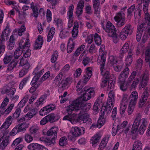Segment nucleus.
Here are the masks:
<instances>
[{
	"instance_id": "obj_1",
	"label": "nucleus",
	"mask_w": 150,
	"mask_h": 150,
	"mask_svg": "<svg viewBox=\"0 0 150 150\" xmlns=\"http://www.w3.org/2000/svg\"><path fill=\"white\" fill-rule=\"evenodd\" d=\"M91 106V105L90 103L84 104L83 101L76 100L66 108V111L68 115L65 116L63 120H68L72 123V122L74 119L71 116V114L73 112H79L81 111V113H83V112L88 111Z\"/></svg>"
},
{
	"instance_id": "obj_2",
	"label": "nucleus",
	"mask_w": 150,
	"mask_h": 150,
	"mask_svg": "<svg viewBox=\"0 0 150 150\" xmlns=\"http://www.w3.org/2000/svg\"><path fill=\"white\" fill-rule=\"evenodd\" d=\"M142 115L140 113L138 114L133 123L132 128V133H135L138 130V132L141 134H142L148 124L147 119H141Z\"/></svg>"
},
{
	"instance_id": "obj_3",
	"label": "nucleus",
	"mask_w": 150,
	"mask_h": 150,
	"mask_svg": "<svg viewBox=\"0 0 150 150\" xmlns=\"http://www.w3.org/2000/svg\"><path fill=\"white\" fill-rule=\"evenodd\" d=\"M83 96L76 100L82 101H86L93 97L95 93V91L93 88H88V87H85L82 90Z\"/></svg>"
},
{
	"instance_id": "obj_4",
	"label": "nucleus",
	"mask_w": 150,
	"mask_h": 150,
	"mask_svg": "<svg viewBox=\"0 0 150 150\" xmlns=\"http://www.w3.org/2000/svg\"><path fill=\"white\" fill-rule=\"evenodd\" d=\"M81 111L79 112H73L71 114L73 115V117H76L77 115H78V120L82 122L83 123L88 122L89 123H91L92 120L90 117V115L87 113H81Z\"/></svg>"
},
{
	"instance_id": "obj_5",
	"label": "nucleus",
	"mask_w": 150,
	"mask_h": 150,
	"mask_svg": "<svg viewBox=\"0 0 150 150\" xmlns=\"http://www.w3.org/2000/svg\"><path fill=\"white\" fill-rule=\"evenodd\" d=\"M84 129L83 127H72L71 131V134L72 135L69 136V138L72 141H74L76 137L80 136L84 133Z\"/></svg>"
},
{
	"instance_id": "obj_6",
	"label": "nucleus",
	"mask_w": 150,
	"mask_h": 150,
	"mask_svg": "<svg viewBox=\"0 0 150 150\" xmlns=\"http://www.w3.org/2000/svg\"><path fill=\"white\" fill-rule=\"evenodd\" d=\"M115 21L117 22V27L120 28L123 26L126 23L125 14L124 12H118L116 13L114 18Z\"/></svg>"
},
{
	"instance_id": "obj_7",
	"label": "nucleus",
	"mask_w": 150,
	"mask_h": 150,
	"mask_svg": "<svg viewBox=\"0 0 150 150\" xmlns=\"http://www.w3.org/2000/svg\"><path fill=\"white\" fill-rule=\"evenodd\" d=\"M58 128L56 127H52L51 129L49 130L47 134V136L51 137L50 139L48 141H49V144H54L55 142V139L57 137V132Z\"/></svg>"
},
{
	"instance_id": "obj_8",
	"label": "nucleus",
	"mask_w": 150,
	"mask_h": 150,
	"mask_svg": "<svg viewBox=\"0 0 150 150\" xmlns=\"http://www.w3.org/2000/svg\"><path fill=\"white\" fill-rule=\"evenodd\" d=\"M30 47V44L28 40L26 39L25 42L23 45L20 46V47L23 48V52L24 53L23 57L25 58H28L30 56L31 54V50L29 49Z\"/></svg>"
},
{
	"instance_id": "obj_9",
	"label": "nucleus",
	"mask_w": 150,
	"mask_h": 150,
	"mask_svg": "<svg viewBox=\"0 0 150 150\" xmlns=\"http://www.w3.org/2000/svg\"><path fill=\"white\" fill-rule=\"evenodd\" d=\"M104 30L105 32L107 33L108 36H111L117 32V30L115 26L109 21L107 23Z\"/></svg>"
},
{
	"instance_id": "obj_10",
	"label": "nucleus",
	"mask_w": 150,
	"mask_h": 150,
	"mask_svg": "<svg viewBox=\"0 0 150 150\" xmlns=\"http://www.w3.org/2000/svg\"><path fill=\"white\" fill-rule=\"evenodd\" d=\"M103 47L101 46L99 50V55L98 56L97 60V64L99 65L100 70L101 71V73L102 76L103 75Z\"/></svg>"
},
{
	"instance_id": "obj_11",
	"label": "nucleus",
	"mask_w": 150,
	"mask_h": 150,
	"mask_svg": "<svg viewBox=\"0 0 150 150\" xmlns=\"http://www.w3.org/2000/svg\"><path fill=\"white\" fill-rule=\"evenodd\" d=\"M55 108V106L53 104L47 105L40 110L39 112L41 116L45 115L54 110Z\"/></svg>"
},
{
	"instance_id": "obj_12",
	"label": "nucleus",
	"mask_w": 150,
	"mask_h": 150,
	"mask_svg": "<svg viewBox=\"0 0 150 150\" xmlns=\"http://www.w3.org/2000/svg\"><path fill=\"white\" fill-rule=\"evenodd\" d=\"M26 125L25 124H19L16 125L11 131V134L14 135L18 132L25 130Z\"/></svg>"
},
{
	"instance_id": "obj_13",
	"label": "nucleus",
	"mask_w": 150,
	"mask_h": 150,
	"mask_svg": "<svg viewBox=\"0 0 150 150\" xmlns=\"http://www.w3.org/2000/svg\"><path fill=\"white\" fill-rule=\"evenodd\" d=\"M149 95L148 91L147 89H146L143 92L139 102L138 105L139 108H141L144 106L147 99Z\"/></svg>"
},
{
	"instance_id": "obj_14",
	"label": "nucleus",
	"mask_w": 150,
	"mask_h": 150,
	"mask_svg": "<svg viewBox=\"0 0 150 150\" xmlns=\"http://www.w3.org/2000/svg\"><path fill=\"white\" fill-rule=\"evenodd\" d=\"M11 32L10 29L7 25L5 29L2 31L1 36V42H5L8 38V36Z\"/></svg>"
},
{
	"instance_id": "obj_15",
	"label": "nucleus",
	"mask_w": 150,
	"mask_h": 150,
	"mask_svg": "<svg viewBox=\"0 0 150 150\" xmlns=\"http://www.w3.org/2000/svg\"><path fill=\"white\" fill-rule=\"evenodd\" d=\"M103 93H102L101 96L99 97L95 102L93 108L94 110L97 111L99 108L98 106L103 107Z\"/></svg>"
},
{
	"instance_id": "obj_16",
	"label": "nucleus",
	"mask_w": 150,
	"mask_h": 150,
	"mask_svg": "<svg viewBox=\"0 0 150 150\" xmlns=\"http://www.w3.org/2000/svg\"><path fill=\"white\" fill-rule=\"evenodd\" d=\"M100 116L98 120L97 124H93L91 126V127L100 128L102 127L103 124V112L102 111V109L99 113Z\"/></svg>"
},
{
	"instance_id": "obj_17",
	"label": "nucleus",
	"mask_w": 150,
	"mask_h": 150,
	"mask_svg": "<svg viewBox=\"0 0 150 150\" xmlns=\"http://www.w3.org/2000/svg\"><path fill=\"white\" fill-rule=\"evenodd\" d=\"M91 67H88L86 69V74L84 75L81 82L86 83L90 78L92 75V71Z\"/></svg>"
},
{
	"instance_id": "obj_18",
	"label": "nucleus",
	"mask_w": 150,
	"mask_h": 150,
	"mask_svg": "<svg viewBox=\"0 0 150 150\" xmlns=\"http://www.w3.org/2000/svg\"><path fill=\"white\" fill-rule=\"evenodd\" d=\"M129 72V69L127 67L120 74L118 77V80L121 81H125L128 76Z\"/></svg>"
},
{
	"instance_id": "obj_19",
	"label": "nucleus",
	"mask_w": 150,
	"mask_h": 150,
	"mask_svg": "<svg viewBox=\"0 0 150 150\" xmlns=\"http://www.w3.org/2000/svg\"><path fill=\"white\" fill-rule=\"evenodd\" d=\"M12 117L10 116H8L6 119L3 125L0 127V129L2 131H4L7 129L11 124L12 121Z\"/></svg>"
},
{
	"instance_id": "obj_20",
	"label": "nucleus",
	"mask_w": 150,
	"mask_h": 150,
	"mask_svg": "<svg viewBox=\"0 0 150 150\" xmlns=\"http://www.w3.org/2000/svg\"><path fill=\"white\" fill-rule=\"evenodd\" d=\"M30 133L33 135L36 138L39 137L40 132H39V128L38 127L36 126H33L29 129Z\"/></svg>"
},
{
	"instance_id": "obj_21",
	"label": "nucleus",
	"mask_w": 150,
	"mask_h": 150,
	"mask_svg": "<svg viewBox=\"0 0 150 150\" xmlns=\"http://www.w3.org/2000/svg\"><path fill=\"white\" fill-rule=\"evenodd\" d=\"M138 93L136 91L132 92L129 96V103L136 105L138 98Z\"/></svg>"
},
{
	"instance_id": "obj_22",
	"label": "nucleus",
	"mask_w": 150,
	"mask_h": 150,
	"mask_svg": "<svg viewBox=\"0 0 150 150\" xmlns=\"http://www.w3.org/2000/svg\"><path fill=\"white\" fill-rule=\"evenodd\" d=\"M9 143L8 138L4 136L0 138V150H4Z\"/></svg>"
},
{
	"instance_id": "obj_23",
	"label": "nucleus",
	"mask_w": 150,
	"mask_h": 150,
	"mask_svg": "<svg viewBox=\"0 0 150 150\" xmlns=\"http://www.w3.org/2000/svg\"><path fill=\"white\" fill-rule=\"evenodd\" d=\"M102 136V133L101 132L97 133L93 136L90 140V142L92 144L93 146H95L99 141L100 138Z\"/></svg>"
},
{
	"instance_id": "obj_24",
	"label": "nucleus",
	"mask_w": 150,
	"mask_h": 150,
	"mask_svg": "<svg viewBox=\"0 0 150 150\" xmlns=\"http://www.w3.org/2000/svg\"><path fill=\"white\" fill-rule=\"evenodd\" d=\"M129 49V45L127 42H125L120 52L119 58L122 59L124 57V54L128 52Z\"/></svg>"
},
{
	"instance_id": "obj_25",
	"label": "nucleus",
	"mask_w": 150,
	"mask_h": 150,
	"mask_svg": "<svg viewBox=\"0 0 150 150\" xmlns=\"http://www.w3.org/2000/svg\"><path fill=\"white\" fill-rule=\"evenodd\" d=\"M70 34V30L68 28L62 30L60 32L59 36L62 39H65L68 37Z\"/></svg>"
},
{
	"instance_id": "obj_26",
	"label": "nucleus",
	"mask_w": 150,
	"mask_h": 150,
	"mask_svg": "<svg viewBox=\"0 0 150 150\" xmlns=\"http://www.w3.org/2000/svg\"><path fill=\"white\" fill-rule=\"evenodd\" d=\"M43 37L41 35L38 36V38L36 40L34 45L35 49H40L43 44Z\"/></svg>"
},
{
	"instance_id": "obj_27",
	"label": "nucleus",
	"mask_w": 150,
	"mask_h": 150,
	"mask_svg": "<svg viewBox=\"0 0 150 150\" xmlns=\"http://www.w3.org/2000/svg\"><path fill=\"white\" fill-rule=\"evenodd\" d=\"M115 93L112 90H110L108 93V96L107 100L108 103L114 104L115 101Z\"/></svg>"
},
{
	"instance_id": "obj_28",
	"label": "nucleus",
	"mask_w": 150,
	"mask_h": 150,
	"mask_svg": "<svg viewBox=\"0 0 150 150\" xmlns=\"http://www.w3.org/2000/svg\"><path fill=\"white\" fill-rule=\"evenodd\" d=\"M13 61L16 60L13 59V55L11 54H6L3 59L4 63L5 64H7Z\"/></svg>"
},
{
	"instance_id": "obj_29",
	"label": "nucleus",
	"mask_w": 150,
	"mask_h": 150,
	"mask_svg": "<svg viewBox=\"0 0 150 150\" xmlns=\"http://www.w3.org/2000/svg\"><path fill=\"white\" fill-rule=\"evenodd\" d=\"M74 26L71 32L73 38L77 37L78 33V23L77 21H76L74 23Z\"/></svg>"
},
{
	"instance_id": "obj_30",
	"label": "nucleus",
	"mask_w": 150,
	"mask_h": 150,
	"mask_svg": "<svg viewBox=\"0 0 150 150\" xmlns=\"http://www.w3.org/2000/svg\"><path fill=\"white\" fill-rule=\"evenodd\" d=\"M113 105L114 104L108 103L107 102L106 105L104 106V115L105 114L107 115L110 113Z\"/></svg>"
},
{
	"instance_id": "obj_31",
	"label": "nucleus",
	"mask_w": 150,
	"mask_h": 150,
	"mask_svg": "<svg viewBox=\"0 0 150 150\" xmlns=\"http://www.w3.org/2000/svg\"><path fill=\"white\" fill-rule=\"evenodd\" d=\"M48 121L51 123L58 120L59 118V116L53 113L50 114L46 116Z\"/></svg>"
},
{
	"instance_id": "obj_32",
	"label": "nucleus",
	"mask_w": 150,
	"mask_h": 150,
	"mask_svg": "<svg viewBox=\"0 0 150 150\" xmlns=\"http://www.w3.org/2000/svg\"><path fill=\"white\" fill-rule=\"evenodd\" d=\"M75 44L73 42L72 39L69 38L68 42L67 47V52L69 53H70L74 48Z\"/></svg>"
},
{
	"instance_id": "obj_33",
	"label": "nucleus",
	"mask_w": 150,
	"mask_h": 150,
	"mask_svg": "<svg viewBox=\"0 0 150 150\" xmlns=\"http://www.w3.org/2000/svg\"><path fill=\"white\" fill-rule=\"evenodd\" d=\"M30 7L33 11L32 15L34 17L37 18L38 17L39 14L37 6L34 4L33 2H32L31 4Z\"/></svg>"
},
{
	"instance_id": "obj_34",
	"label": "nucleus",
	"mask_w": 150,
	"mask_h": 150,
	"mask_svg": "<svg viewBox=\"0 0 150 150\" xmlns=\"http://www.w3.org/2000/svg\"><path fill=\"white\" fill-rule=\"evenodd\" d=\"M17 63L18 62L16 61H13L11 62L7 66L6 71L12 72L13 71L14 68L16 67Z\"/></svg>"
},
{
	"instance_id": "obj_35",
	"label": "nucleus",
	"mask_w": 150,
	"mask_h": 150,
	"mask_svg": "<svg viewBox=\"0 0 150 150\" xmlns=\"http://www.w3.org/2000/svg\"><path fill=\"white\" fill-rule=\"evenodd\" d=\"M55 32V28L53 27H52L48 32L47 36V42H49L52 40L54 35Z\"/></svg>"
},
{
	"instance_id": "obj_36",
	"label": "nucleus",
	"mask_w": 150,
	"mask_h": 150,
	"mask_svg": "<svg viewBox=\"0 0 150 150\" xmlns=\"http://www.w3.org/2000/svg\"><path fill=\"white\" fill-rule=\"evenodd\" d=\"M23 45L19 44V46L15 50L14 54V57L15 59H18L19 57H20L22 54L23 50L22 47H20V46Z\"/></svg>"
},
{
	"instance_id": "obj_37",
	"label": "nucleus",
	"mask_w": 150,
	"mask_h": 150,
	"mask_svg": "<svg viewBox=\"0 0 150 150\" xmlns=\"http://www.w3.org/2000/svg\"><path fill=\"white\" fill-rule=\"evenodd\" d=\"M110 76L109 71L104 70V87L107 85L108 81L110 79Z\"/></svg>"
},
{
	"instance_id": "obj_38",
	"label": "nucleus",
	"mask_w": 150,
	"mask_h": 150,
	"mask_svg": "<svg viewBox=\"0 0 150 150\" xmlns=\"http://www.w3.org/2000/svg\"><path fill=\"white\" fill-rule=\"evenodd\" d=\"M122 30L127 35H131L133 32V29L131 25L129 24L126 25Z\"/></svg>"
},
{
	"instance_id": "obj_39",
	"label": "nucleus",
	"mask_w": 150,
	"mask_h": 150,
	"mask_svg": "<svg viewBox=\"0 0 150 150\" xmlns=\"http://www.w3.org/2000/svg\"><path fill=\"white\" fill-rule=\"evenodd\" d=\"M142 144L141 142L139 140L134 142L132 150H142Z\"/></svg>"
},
{
	"instance_id": "obj_40",
	"label": "nucleus",
	"mask_w": 150,
	"mask_h": 150,
	"mask_svg": "<svg viewBox=\"0 0 150 150\" xmlns=\"http://www.w3.org/2000/svg\"><path fill=\"white\" fill-rule=\"evenodd\" d=\"M125 81H121L118 80L120 89L123 91H125L127 89V88L130 86L127 82L125 83Z\"/></svg>"
},
{
	"instance_id": "obj_41",
	"label": "nucleus",
	"mask_w": 150,
	"mask_h": 150,
	"mask_svg": "<svg viewBox=\"0 0 150 150\" xmlns=\"http://www.w3.org/2000/svg\"><path fill=\"white\" fill-rule=\"evenodd\" d=\"M37 112V110L35 108L31 110L29 112L25 115V117H28V120H29L32 118L34 115H35Z\"/></svg>"
},
{
	"instance_id": "obj_42",
	"label": "nucleus",
	"mask_w": 150,
	"mask_h": 150,
	"mask_svg": "<svg viewBox=\"0 0 150 150\" xmlns=\"http://www.w3.org/2000/svg\"><path fill=\"white\" fill-rule=\"evenodd\" d=\"M133 54L132 51L130 50L128 53V55L126 59V64L127 66L129 65L132 63V55Z\"/></svg>"
},
{
	"instance_id": "obj_43",
	"label": "nucleus",
	"mask_w": 150,
	"mask_h": 150,
	"mask_svg": "<svg viewBox=\"0 0 150 150\" xmlns=\"http://www.w3.org/2000/svg\"><path fill=\"white\" fill-rule=\"evenodd\" d=\"M144 57L146 62L148 63L150 67V49H146L144 53Z\"/></svg>"
},
{
	"instance_id": "obj_44",
	"label": "nucleus",
	"mask_w": 150,
	"mask_h": 150,
	"mask_svg": "<svg viewBox=\"0 0 150 150\" xmlns=\"http://www.w3.org/2000/svg\"><path fill=\"white\" fill-rule=\"evenodd\" d=\"M15 38L13 35H11L8 42L7 47L9 50H12L14 47Z\"/></svg>"
},
{
	"instance_id": "obj_45",
	"label": "nucleus",
	"mask_w": 150,
	"mask_h": 150,
	"mask_svg": "<svg viewBox=\"0 0 150 150\" xmlns=\"http://www.w3.org/2000/svg\"><path fill=\"white\" fill-rule=\"evenodd\" d=\"M117 62V61L115 59V57L113 56H111L109 58L108 65L110 67L113 66L115 65Z\"/></svg>"
},
{
	"instance_id": "obj_46",
	"label": "nucleus",
	"mask_w": 150,
	"mask_h": 150,
	"mask_svg": "<svg viewBox=\"0 0 150 150\" xmlns=\"http://www.w3.org/2000/svg\"><path fill=\"white\" fill-rule=\"evenodd\" d=\"M58 86L60 89L64 90L68 87V85L64 79L58 83Z\"/></svg>"
},
{
	"instance_id": "obj_47",
	"label": "nucleus",
	"mask_w": 150,
	"mask_h": 150,
	"mask_svg": "<svg viewBox=\"0 0 150 150\" xmlns=\"http://www.w3.org/2000/svg\"><path fill=\"white\" fill-rule=\"evenodd\" d=\"M40 144L37 143H33L30 144L28 146L29 150H39L40 147Z\"/></svg>"
},
{
	"instance_id": "obj_48",
	"label": "nucleus",
	"mask_w": 150,
	"mask_h": 150,
	"mask_svg": "<svg viewBox=\"0 0 150 150\" xmlns=\"http://www.w3.org/2000/svg\"><path fill=\"white\" fill-rule=\"evenodd\" d=\"M46 98L45 96H42L38 99L35 103V106L38 107L40 105L43 104V102L45 100Z\"/></svg>"
},
{
	"instance_id": "obj_49",
	"label": "nucleus",
	"mask_w": 150,
	"mask_h": 150,
	"mask_svg": "<svg viewBox=\"0 0 150 150\" xmlns=\"http://www.w3.org/2000/svg\"><path fill=\"white\" fill-rule=\"evenodd\" d=\"M136 75L137 72L134 71H133L131 73L127 82L130 85L132 81L135 78V77L136 76Z\"/></svg>"
},
{
	"instance_id": "obj_50",
	"label": "nucleus",
	"mask_w": 150,
	"mask_h": 150,
	"mask_svg": "<svg viewBox=\"0 0 150 150\" xmlns=\"http://www.w3.org/2000/svg\"><path fill=\"white\" fill-rule=\"evenodd\" d=\"M115 81L113 80L110 79L108 80L107 84H108L107 91H110V90L113 89L115 87Z\"/></svg>"
},
{
	"instance_id": "obj_51",
	"label": "nucleus",
	"mask_w": 150,
	"mask_h": 150,
	"mask_svg": "<svg viewBox=\"0 0 150 150\" xmlns=\"http://www.w3.org/2000/svg\"><path fill=\"white\" fill-rule=\"evenodd\" d=\"M142 8L144 13L148 12L149 3L146 1L143 0L142 1Z\"/></svg>"
},
{
	"instance_id": "obj_52",
	"label": "nucleus",
	"mask_w": 150,
	"mask_h": 150,
	"mask_svg": "<svg viewBox=\"0 0 150 150\" xmlns=\"http://www.w3.org/2000/svg\"><path fill=\"white\" fill-rule=\"evenodd\" d=\"M123 64L122 62H120L118 64H115L113 66L115 70L117 72L120 71L122 68Z\"/></svg>"
},
{
	"instance_id": "obj_53",
	"label": "nucleus",
	"mask_w": 150,
	"mask_h": 150,
	"mask_svg": "<svg viewBox=\"0 0 150 150\" xmlns=\"http://www.w3.org/2000/svg\"><path fill=\"white\" fill-rule=\"evenodd\" d=\"M25 30V26L24 25H22L21 26L18 30L15 29L14 30V32H18V35L20 36H21L22 35V34L24 33Z\"/></svg>"
},
{
	"instance_id": "obj_54",
	"label": "nucleus",
	"mask_w": 150,
	"mask_h": 150,
	"mask_svg": "<svg viewBox=\"0 0 150 150\" xmlns=\"http://www.w3.org/2000/svg\"><path fill=\"white\" fill-rule=\"evenodd\" d=\"M144 19L145 23L150 27V14L148 13H144Z\"/></svg>"
},
{
	"instance_id": "obj_55",
	"label": "nucleus",
	"mask_w": 150,
	"mask_h": 150,
	"mask_svg": "<svg viewBox=\"0 0 150 150\" xmlns=\"http://www.w3.org/2000/svg\"><path fill=\"white\" fill-rule=\"evenodd\" d=\"M74 9V6L71 4L68 8L69 10L67 13V17H73Z\"/></svg>"
},
{
	"instance_id": "obj_56",
	"label": "nucleus",
	"mask_w": 150,
	"mask_h": 150,
	"mask_svg": "<svg viewBox=\"0 0 150 150\" xmlns=\"http://www.w3.org/2000/svg\"><path fill=\"white\" fill-rule=\"evenodd\" d=\"M30 76H27L24 78L21 81L19 85V88L22 89L23 86L27 83L28 81Z\"/></svg>"
},
{
	"instance_id": "obj_57",
	"label": "nucleus",
	"mask_w": 150,
	"mask_h": 150,
	"mask_svg": "<svg viewBox=\"0 0 150 150\" xmlns=\"http://www.w3.org/2000/svg\"><path fill=\"white\" fill-rule=\"evenodd\" d=\"M140 78L141 81H147L149 79V74L148 72H145L141 75Z\"/></svg>"
},
{
	"instance_id": "obj_58",
	"label": "nucleus",
	"mask_w": 150,
	"mask_h": 150,
	"mask_svg": "<svg viewBox=\"0 0 150 150\" xmlns=\"http://www.w3.org/2000/svg\"><path fill=\"white\" fill-rule=\"evenodd\" d=\"M58 55L57 51H55L51 56V62L52 63H55L57 60Z\"/></svg>"
},
{
	"instance_id": "obj_59",
	"label": "nucleus",
	"mask_w": 150,
	"mask_h": 150,
	"mask_svg": "<svg viewBox=\"0 0 150 150\" xmlns=\"http://www.w3.org/2000/svg\"><path fill=\"white\" fill-rule=\"evenodd\" d=\"M146 29V24L144 23H143L139 25L137 27V30L143 33Z\"/></svg>"
},
{
	"instance_id": "obj_60",
	"label": "nucleus",
	"mask_w": 150,
	"mask_h": 150,
	"mask_svg": "<svg viewBox=\"0 0 150 150\" xmlns=\"http://www.w3.org/2000/svg\"><path fill=\"white\" fill-rule=\"evenodd\" d=\"M94 40L96 43L98 45H100L101 43V39L97 33L94 35Z\"/></svg>"
},
{
	"instance_id": "obj_61",
	"label": "nucleus",
	"mask_w": 150,
	"mask_h": 150,
	"mask_svg": "<svg viewBox=\"0 0 150 150\" xmlns=\"http://www.w3.org/2000/svg\"><path fill=\"white\" fill-rule=\"evenodd\" d=\"M52 13L49 9H47V13L46 15V18L47 22L48 23L50 22L52 20Z\"/></svg>"
},
{
	"instance_id": "obj_62",
	"label": "nucleus",
	"mask_w": 150,
	"mask_h": 150,
	"mask_svg": "<svg viewBox=\"0 0 150 150\" xmlns=\"http://www.w3.org/2000/svg\"><path fill=\"white\" fill-rule=\"evenodd\" d=\"M127 107V104L124 103H120V112L121 114H123L125 112Z\"/></svg>"
},
{
	"instance_id": "obj_63",
	"label": "nucleus",
	"mask_w": 150,
	"mask_h": 150,
	"mask_svg": "<svg viewBox=\"0 0 150 150\" xmlns=\"http://www.w3.org/2000/svg\"><path fill=\"white\" fill-rule=\"evenodd\" d=\"M135 8V5L134 4L132 5L129 7L127 11L128 16H131L132 15V13L134 11Z\"/></svg>"
},
{
	"instance_id": "obj_64",
	"label": "nucleus",
	"mask_w": 150,
	"mask_h": 150,
	"mask_svg": "<svg viewBox=\"0 0 150 150\" xmlns=\"http://www.w3.org/2000/svg\"><path fill=\"white\" fill-rule=\"evenodd\" d=\"M139 79L138 78H135L133 80L131 85V87L132 89H135L139 83Z\"/></svg>"
}]
</instances>
